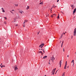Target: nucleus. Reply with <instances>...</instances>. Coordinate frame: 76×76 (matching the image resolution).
Returning a JSON list of instances; mask_svg holds the SVG:
<instances>
[{
  "mask_svg": "<svg viewBox=\"0 0 76 76\" xmlns=\"http://www.w3.org/2000/svg\"><path fill=\"white\" fill-rule=\"evenodd\" d=\"M63 51L64 52V49L63 48Z\"/></svg>",
  "mask_w": 76,
  "mask_h": 76,
  "instance_id": "7c9ffc66",
  "label": "nucleus"
},
{
  "mask_svg": "<svg viewBox=\"0 0 76 76\" xmlns=\"http://www.w3.org/2000/svg\"><path fill=\"white\" fill-rule=\"evenodd\" d=\"M4 18H5L6 20L7 19V18L6 17H5Z\"/></svg>",
  "mask_w": 76,
  "mask_h": 76,
  "instance_id": "c756f323",
  "label": "nucleus"
},
{
  "mask_svg": "<svg viewBox=\"0 0 76 76\" xmlns=\"http://www.w3.org/2000/svg\"><path fill=\"white\" fill-rule=\"evenodd\" d=\"M3 10L2 11V12H5L4 10Z\"/></svg>",
  "mask_w": 76,
  "mask_h": 76,
  "instance_id": "b1692460",
  "label": "nucleus"
},
{
  "mask_svg": "<svg viewBox=\"0 0 76 76\" xmlns=\"http://www.w3.org/2000/svg\"><path fill=\"white\" fill-rule=\"evenodd\" d=\"M61 45H63V43H62Z\"/></svg>",
  "mask_w": 76,
  "mask_h": 76,
  "instance_id": "37998d69",
  "label": "nucleus"
},
{
  "mask_svg": "<svg viewBox=\"0 0 76 76\" xmlns=\"http://www.w3.org/2000/svg\"><path fill=\"white\" fill-rule=\"evenodd\" d=\"M44 43H43L41 45H40L39 46V48H41V47H43V46H44Z\"/></svg>",
  "mask_w": 76,
  "mask_h": 76,
  "instance_id": "20e7f679",
  "label": "nucleus"
},
{
  "mask_svg": "<svg viewBox=\"0 0 76 76\" xmlns=\"http://www.w3.org/2000/svg\"><path fill=\"white\" fill-rule=\"evenodd\" d=\"M57 18H58V19L60 18V17H59V15H58V16L57 17Z\"/></svg>",
  "mask_w": 76,
  "mask_h": 76,
  "instance_id": "dca6fc26",
  "label": "nucleus"
},
{
  "mask_svg": "<svg viewBox=\"0 0 76 76\" xmlns=\"http://www.w3.org/2000/svg\"><path fill=\"white\" fill-rule=\"evenodd\" d=\"M14 21H15V20H16L15 19H14Z\"/></svg>",
  "mask_w": 76,
  "mask_h": 76,
  "instance_id": "ea45409f",
  "label": "nucleus"
},
{
  "mask_svg": "<svg viewBox=\"0 0 76 76\" xmlns=\"http://www.w3.org/2000/svg\"><path fill=\"white\" fill-rule=\"evenodd\" d=\"M64 74H65V72H64L63 73V74H62V76H65Z\"/></svg>",
  "mask_w": 76,
  "mask_h": 76,
  "instance_id": "f8f14e48",
  "label": "nucleus"
},
{
  "mask_svg": "<svg viewBox=\"0 0 76 76\" xmlns=\"http://www.w3.org/2000/svg\"><path fill=\"white\" fill-rule=\"evenodd\" d=\"M4 23H5V24H7V23L5 21V22H4Z\"/></svg>",
  "mask_w": 76,
  "mask_h": 76,
  "instance_id": "412c9836",
  "label": "nucleus"
},
{
  "mask_svg": "<svg viewBox=\"0 0 76 76\" xmlns=\"http://www.w3.org/2000/svg\"><path fill=\"white\" fill-rule=\"evenodd\" d=\"M2 67H5V66H4V65H2Z\"/></svg>",
  "mask_w": 76,
  "mask_h": 76,
  "instance_id": "bb28decb",
  "label": "nucleus"
},
{
  "mask_svg": "<svg viewBox=\"0 0 76 76\" xmlns=\"http://www.w3.org/2000/svg\"><path fill=\"white\" fill-rule=\"evenodd\" d=\"M62 43H63H63H64V42H63H63H62Z\"/></svg>",
  "mask_w": 76,
  "mask_h": 76,
  "instance_id": "c03bdc74",
  "label": "nucleus"
},
{
  "mask_svg": "<svg viewBox=\"0 0 76 76\" xmlns=\"http://www.w3.org/2000/svg\"><path fill=\"white\" fill-rule=\"evenodd\" d=\"M2 10H3V8H2Z\"/></svg>",
  "mask_w": 76,
  "mask_h": 76,
  "instance_id": "09e8293b",
  "label": "nucleus"
},
{
  "mask_svg": "<svg viewBox=\"0 0 76 76\" xmlns=\"http://www.w3.org/2000/svg\"><path fill=\"white\" fill-rule=\"evenodd\" d=\"M42 48V46L41 48Z\"/></svg>",
  "mask_w": 76,
  "mask_h": 76,
  "instance_id": "864d4df0",
  "label": "nucleus"
},
{
  "mask_svg": "<svg viewBox=\"0 0 76 76\" xmlns=\"http://www.w3.org/2000/svg\"><path fill=\"white\" fill-rule=\"evenodd\" d=\"M63 37V34H62L61 35V37L59 38V39H61V38H62V37Z\"/></svg>",
  "mask_w": 76,
  "mask_h": 76,
  "instance_id": "ddd939ff",
  "label": "nucleus"
},
{
  "mask_svg": "<svg viewBox=\"0 0 76 76\" xmlns=\"http://www.w3.org/2000/svg\"><path fill=\"white\" fill-rule=\"evenodd\" d=\"M73 67H74V63H73Z\"/></svg>",
  "mask_w": 76,
  "mask_h": 76,
  "instance_id": "49530a36",
  "label": "nucleus"
},
{
  "mask_svg": "<svg viewBox=\"0 0 76 76\" xmlns=\"http://www.w3.org/2000/svg\"><path fill=\"white\" fill-rule=\"evenodd\" d=\"M72 62H73V63H74V60H72L71 63H72Z\"/></svg>",
  "mask_w": 76,
  "mask_h": 76,
  "instance_id": "6ab92c4d",
  "label": "nucleus"
},
{
  "mask_svg": "<svg viewBox=\"0 0 76 76\" xmlns=\"http://www.w3.org/2000/svg\"><path fill=\"white\" fill-rule=\"evenodd\" d=\"M59 1V0H57V2H58Z\"/></svg>",
  "mask_w": 76,
  "mask_h": 76,
  "instance_id": "4c0bfd02",
  "label": "nucleus"
},
{
  "mask_svg": "<svg viewBox=\"0 0 76 76\" xmlns=\"http://www.w3.org/2000/svg\"><path fill=\"white\" fill-rule=\"evenodd\" d=\"M64 35H65V33H64Z\"/></svg>",
  "mask_w": 76,
  "mask_h": 76,
  "instance_id": "de8ad7c7",
  "label": "nucleus"
},
{
  "mask_svg": "<svg viewBox=\"0 0 76 76\" xmlns=\"http://www.w3.org/2000/svg\"><path fill=\"white\" fill-rule=\"evenodd\" d=\"M67 57H69V55H67Z\"/></svg>",
  "mask_w": 76,
  "mask_h": 76,
  "instance_id": "a18cd8bd",
  "label": "nucleus"
},
{
  "mask_svg": "<svg viewBox=\"0 0 76 76\" xmlns=\"http://www.w3.org/2000/svg\"><path fill=\"white\" fill-rule=\"evenodd\" d=\"M74 9V7H72V9Z\"/></svg>",
  "mask_w": 76,
  "mask_h": 76,
  "instance_id": "e433bc0d",
  "label": "nucleus"
},
{
  "mask_svg": "<svg viewBox=\"0 0 76 76\" xmlns=\"http://www.w3.org/2000/svg\"><path fill=\"white\" fill-rule=\"evenodd\" d=\"M28 22V20H25L23 22V24H25V23H26V22Z\"/></svg>",
  "mask_w": 76,
  "mask_h": 76,
  "instance_id": "39448f33",
  "label": "nucleus"
},
{
  "mask_svg": "<svg viewBox=\"0 0 76 76\" xmlns=\"http://www.w3.org/2000/svg\"><path fill=\"white\" fill-rule=\"evenodd\" d=\"M12 11H14V10H12Z\"/></svg>",
  "mask_w": 76,
  "mask_h": 76,
  "instance_id": "3c124183",
  "label": "nucleus"
},
{
  "mask_svg": "<svg viewBox=\"0 0 76 76\" xmlns=\"http://www.w3.org/2000/svg\"><path fill=\"white\" fill-rule=\"evenodd\" d=\"M43 54V53H42V55Z\"/></svg>",
  "mask_w": 76,
  "mask_h": 76,
  "instance_id": "0e129e2a",
  "label": "nucleus"
},
{
  "mask_svg": "<svg viewBox=\"0 0 76 76\" xmlns=\"http://www.w3.org/2000/svg\"><path fill=\"white\" fill-rule=\"evenodd\" d=\"M57 7V6H56L54 7L53 8H55V7Z\"/></svg>",
  "mask_w": 76,
  "mask_h": 76,
  "instance_id": "c9c22d12",
  "label": "nucleus"
},
{
  "mask_svg": "<svg viewBox=\"0 0 76 76\" xmlns=\"http://www.w3.org/2000/svg\"><path fill=\"white\" fill-rule=\"evenodd\" d=\"M56 68H55L54 69H53V70L54 71V72H55L56 71Z\"/></svg>",
  "mask_w": 76,
  "mask_h": 76,
  "instance_id": "5701e85b",
  "label": "nucleus"
},
{
  "mask_svg": "<svg viewBox=\"0 0 76 76\" xmlns=\"http://www.w3.org/2000/svg\"><path fill=\"white\" fill-rule=\"evenodd\" d=\"M61 12L62 13H63L62 12Z\"/></svg>",
  "mask_w": 76,
  "mask_h": 76,
  "instance_id": "603ef678",
  "label": "nucleus"
},
{
  "mask_svg": "<svg viewBox=\"0 0 76 76\" xmlns=\"http://www.w3.org/2000/svg\"><path fill=\"white\" fill-rule=\"evenodd\" d=\"M39 4H43V3H42V2L40 3Z\"/></svg>",
  "mask_w": 76,
  "mask_h": 76,
  "instance_id": "aec40b11",
  "label": "nucleus"
},
{
  "mask_svg": "<svg viewBox=\"0 0 76 76\" xmlns=\"http://www.w3.org/2000/svg\"><path fill=\"white\" fill-rule=\"evenodd\" d=\"M74 13H73V15H74Z\"/></svg>",
  "mask_w": 76,
  "mask_h": 76,
  "instance_id": "e2e57ef3",
  "label": "nucleus"
},
{
  "mask_svg": "<svg viewBox=\"0 0 76 76\" xmlns=\"http://www.w3.org/2000/svg\"><path fill=\"white\" fill-rule=\"evenodd\" d=\"M76 9L75 8V9L74 10L73 13H76Z\"/></svg>",
  "mask_w": 76,
  "mask_h": 76,
  "instance_id": "0eeeda50",
  "label": "nucleus"
},
{
  "mask_svg": "<svg viewBox=\"0 0 76 76\" xmlns=\"http://www.w3.org/2000/svg\"><path fill=\"white\" fill-rule=\"evenodd\" d=\"M1 68H2V67H3V66H2V65L1 66Z\"/></svg>",
  "mask_w": 76,
  "mask_h": 76,
  "instance_id": "79ce46f5",
  "label": "nucleus"
},
{
  "mask_svg": "<svg viewBox=\"0 0 76 76\" xmlns=\"http://www.w3.org/2000/svg\"><path fill=\"white\" fill-rule=\"evenodd\" d=\"M59 70V69H58V70Z\"/></svg>",
  "mask_w": 76,
  "mask_h": 76,
  "instance_id": "338daca9",
  "label": "nucleus"
},
{
  "mask_svg": "<svg viewBox=\"0 0 76 76\" xmlns=\"http://www.w3.org/2000/svg\"><path fill=\"white\" fill-rule=\"evenodd\" d=\"M41 50H43V52L44 53H45V52H44V49H41Z\"/></svg>",
  "mask_w": 76,
  "mask_h": 76,
  "instance_id": "4468645a",
  "label": "nucleus"
},
{
  "mask_svg": "<svg viewBox=\"0 0 76 76\" xmlns=\"http://www.w3.org/2000/svg\"><path fill=\"white\" fill-rule=\"evenodd\" d=\"M15 69V71L17 70H18V68H17V67H16Z\"/></svg>",
  "mask_w": 76,
  "mask_h": 76,
  "instance_id": "9d476101",
  "label": "nucleus"
},
{
  "mask_svg": "<svg viewBox=\"0 0 76 76\" xmlns=\"http://www.w3.org/2000/svg\"><path fill=\"white\" fill-rule=\"evenodd\" d=\"M51 17H52V18H53V15H51Z\"/></svg>",
  "mask_w": 76,
  "mask_h": 76,
  "instance_id": "2f4dec72",
  "label": "nucleus"
},
{
  "mask_svg": "<svg viewBox=\"0 0 76 76\" xmlns=\"http://www.w3.org/2000/svg\"><path fill=\"white\" fill-rule=\"evenodd\" d=\"M64 69H66V67H65V66H64Z\"/></svg>",
  "mask_w": 76,
  "mask_h": 76,
  "instance_id": "a878e982",
  "label": "nucleus"
},
{
  "mask_svg": "<svg viewBox=\"0 0 76 76\" xmlns=\"http://www.w3.org/2000/svg\"><path fill=\"white\" fill-rule=\"evenodd\" d=\"M0 66H1V65H0Z\"/></svg>",
  "mask_w": 76,
  "mask_h": 76,
  "instance_id": "69168bd1",
  "label": "nucleus"
},
{
  "mask_svg": "<svg viewBox=\"0 0 76 76\" xmlns=\"http://www.w3.org/2000/svg\"><path fill=\"white\" fill-rule=\"evenodd\" d=\"M67 68H69V66H67Z\"/></svg>",
  "mask_w": 76,
  "mask_h": 76,
  "instance_id": "13d9d810",
  "label": "nucleus"
},
{
  "mask_svg": "<svg viewBox=\"0 0 76 76\" xmlns=\"http://www.w3.org/2000/svg\"><path fill=\"white\" fill-rule=\"evenodd\" d=\"M54 72H54V70H53V71L52 72V74H53V75H54Z\"/></svg>",
  "mask_w": 76,
  "mask_h": 76,
  "instance_id": "6e6552de",
  "label": "nucleus"
},
{
  "mask_svg": "<svg viewBox=\"0 0 76 76\" xmlns=\"http://www.w3.org/2000/svg\"><path fill=\"white\" fill-rule=\"evenodd\" d=\"M47 56H44L43 57V58H47Z\"/></svg>",
  "mask_w": 76,
  "mask_h": 76,
  "instance_id": "9b49d317",
  "label": "nucleus"
},
{
  "mask_svg": "<svg viewBox=\"0 0 76 76\" xmlns=\"http://www.w3.org/2000/svg\"><path fill=\"white\" fill-rule=\"evenodd\" d=\"M25 24L23 23V27H25Z\"/></svg>",
  "mask_w": 76,
  "mask_h": 76,
  "instance_id": "a211bd4d",
  "label": "nucleus"
},
{
  "mask_svg": "<svg viewBox=\"0 0 76 76\" xmlns=\"http://www.w3.org/2000/svg\"><path fill=\"white\" fill-rule=\"evenodd\" d=\"M52 10H51V11H52Z\"/></svg>",
  "mask_w": 76,
  "mask_h": 76,
  "instance_id": "5fc2aeb1",
  "label": "nucleus"
},
{
  "mask_svg": "<svg viewBox=\"0 0 76 76\" xmlns=\"http://www.w3.org/2000/svg\"><path fill=\"white\" fill-rule=\"evenodd\" d=\"M19 12L21 14H22L23 13H24L23 12V11H22L21 10H20L19 9H18Z\"/></svg>",
  "mask_w": 76,
  "mask_h": 76,
  "instance_id": "7ed1b4c3",
  "label": "nucleus"
},
{
  "mask_svg": "<svg viewBox=\"0 0 76 76\" xmlns=\"http://www.w3.org/2000/svg\"><path fill=\"white\" fill-rule=\"evenodd\" d=\"M10 12H11V13H12V14H13V12H12L11 11H10Z\"/></svg>",
  "mask_w": 76,
  "mask_h": 76,
  "instance_id": "c85d7f7f",
  "label": "nucleus"
},
{
  "mask_svg": "<svg viewBox=\"0 0 76 76\" xmlns=\"http://www.w3.org/2000/svg\"><path fill=\"white\" fill-rule=\"evenodd\" d=\"M73 33V36H76V28L74 29Z\"/></svg>",
  "mask_w": 76,
  "mask_h": 76,
  "instance_id": "f257e3e1",
  "label": "nucleus"
},
{
  "mask_svg": "<svg viewBox=\"0 0 76 76\" xmlns=\"http://www.w3.org/2000/svg\"><path fill=\"white\" fill-rule=\"evenodd\" d=\"M73 5H72V6H71V7H73Z\"/></svg>",
  "mask_w": 76,
  "mask_h": 76,
  "instance_id": "cd10ccee",
  "label": "nucleus"
},
{
  "mask_svg": "<svg viewBox=\"0 0 76 76\" xmlns=\"http://www.w3.org/2000/svg\"><path fill=\"white\" fill-rule=\"evenodd\" d=\"M50 61H49V64H50Z\"/></svg>",
  "mask_w": 76,
  "mask_h": 76,
  "instance_id": "a19ab883",
  "label": "nucleus"
},
{
  "mask_svg": "<svg viewBox=\"0 0 76 76\" xmlns=\"http://www.w3.org/2000/svg\"><path fill=\"white\" fill-rule=\"evenodd\" d=\"M61 41H60V43H61Z\"/></svg>",
  "mask_w": 76,
  "mask_h": 76,
  "instance_id": "8fccbe9b",
  "label": "nucleus"
},
{
  "mask_svg": "<svg viewBox=\"0 0 76 76\" xmlns=\"http://www.w3.org/2000/svg\"><path fill=\"white\" fill-rule=\"evenodd\" d=\"M53 9V7H52V8H51V9Z\"/></svg>",
  "mask_w": 76,
  "mask_h": 76,
  "instance_id": "4d7b16f0",
  "label": "nucleus"
},
{
  "mask_svg": "<svg viewBox=\"0 0 76 76\" xmlns=\"http://www.w3.org/2000/svg\"><path fill=\"white\" fill-rule=\"evenodd\" d=\"M60 67H61V66H60Z\"/></svg>",
  "mask_w": 76,
  "mask_h": 76,
  "instance_id": "680f3d73",
  "label": "nucleus"
},
{
  "mask_svg": "<svg viewBox=\"0 0 76 76\" xmlns=\"http://www.w3.org/2000/svg\"><path fill=\"white\" fill-rule=\"evenodd\" d=\"M18 26V24H16V25H15V26Z\"/></svg>",
  "mask_w": 76,
  "mask_h": 76,
  "instance_id": "473e14b6",
  "label": "nucleus"
},
{
  "mask_svg": "<svg viewBox=\"0 0 76 76\" xmlns=\"http://www.w3.org/2000/svg\"><path fill=\"white\" fill-rule=\"evenodd\" d=\"M61 63H62V62H61V60H60V62H59V65H60V66H61Z\"/></svg>",
  "mask_w": 76,
  "mask_h": 76,
  "instance_id": "423d86ee",
  "label": "nucleus"
},
{
  "mask_svg": "<svg viewBox=\"0 0 76 76\" xmlns=\"http://www.w3.org/2000/svg\"><path fill=\"white\" fill-rule=\"evenodd\" d=\"M16 65L13 66H12V67L13 68V69H15V68H16Z\"/></svg>",
  "mask_w": 76,
  "mask_h": 76,
  "instance_id": "1a4fd4ad",
  "label": "nucleus"
},
{
  "mask_svg": "<svg viewBox=\"0 0 76 76\" xmlns=\"http://www.w3.org/2000/svg\"><path fill=\"white\" fill-rule=\"evenodd\" d=\"M42 50V51H43V50Z\"/></svg>",
  "mask_w": 76,
  "mask_h": 76,
  "instance_id": "774afa93",
  "label": "nucleus"
},
{
  "mask_svg": "<svg viewBox=\"0 0 76 76\" xmlns=\"http://www.w3.org/2000/svg\"><path fill=\"white\" fill-rule=\"evenodd\" d=\"M67 64V61H66V63H65V64Z\"/></svg>",
  "mask_w": 76,
  "mask_h": 76,
  "instance_id": "72a5a7b5",
  "label": "nucleus"
},
{
  "mask_svg": "<svg viewBox=\"0 0 76 76\" xmlns=\"http://www.w3.org/2000/svg\"><path fill=\"white\" fill-rule=\"evenodd\" d=\"M51 61H52V62L53 63L54 62V60H55V58L54 57V56H52L51 58Z\"/></svg>",
  "mask_w": 76,
  "mask_h": 76,
  "instance_id": "f03ea898",
  "label": "nucleus"
},
{
  "mask_svg": "<svg viewBox=\"0 0 76 76\" xmlns=\"http://www.w3.org/2000/svg\"><path fill=\"white\" fill-rule=\"evenodd\" d=\"M58 71V70H57L56 72V73H55V74H56V73H57V72Z\"/></svg>",
  "mask_w": 76,
  "mask_h": 76,
  "instance_id": "58836bf2",
  "label": "nucleus"
},
{
  "mask_svg": "<svg viewBox=\"0 0 76 76\" xmlns=\"http://www.w3.org/2000/svg\"><path fill=\"white\" fill-rule=\"evenodd\" d=\"M65 67H67V64H65Z\"/></svg>",
  "mask_w": 76,
  "mask_h": 76,
  "instance_id": "4be33fe9",
  "label": "nucleus"
},
{
  "mask_svg": "<svg viewBox=\"0 0 76 76\" xmlns=\"http://www.w3.org/2000/svg\"><path fill=\"white\" fill-rule=\"evenodd\" d=\"M39 34V33H38L37 35H38Z\"/></svg>",
  "mask_w": 76,
  "mask_h": 76,
  "instance_id": "6e6d98bb",
  "label": "nucleus"
},
{
  "mask_svg": "<svg viewBox=\"0 0 76 76\" xmlns=\"http://www.w3.org/2000/svg\"><path fill=\"white\" fill-rule=\"evenodd\" d=\"M46 76V75H45V76Z\"/></svg>",
  "mask_w": 76,
  "mask_h": 76,
  "instance_id": "052dcab7",
  "label": "nucleus"
},
{
  "mask_svg": "<svg viewBox=\"0 0 76 76\" xmlns=\"http://www.w3.org/2000/svg\"><path fill=\"white\" fill-rule=\"evenodd\" d=\"M39 52H40V53H41L42 54V51H39Z\"/></svg>",
  "mask_w": 76,
  "mask_h": 76,
  "instance_id": "393cba45",
  "label": "nucleus"
},
{
  "mask_svg": "<svg viewBox=\"0 0 76 76\" xmlns=\"http://www.w3.org/2000/svg\"><path fill=\"white\" fill-rule=\"evenodd\" d=\"M29 6H27V8H26L27 10H28V9H29Z\"/></svg>",
  "mask_w": 76,
  "mask_h": 76,
  "instance_id": "f3484780",
  "label": "nucleus"
},
{
  "mask_svg": "<svg viewBox=\"0 0 76 76\" xmlns=\"http://www.w3.org/2000/svg\"><path fill=\"white\" fill-rule=\"evenodd\" d=\"M18 6V4L17 5V4H15L14 5L15 6Z\"/></svg>",
  "mask_w": 76,
  "mask_h": 76,
  "instance_id": "2eb2a0df",
  "label": "nucleus"
},
{
  "mask_svg": "<svg viewBox=\"0 0 76 76\" xmlns=\"http://www.w3.org/2000/svg\"><path fill=\"white\" fill-rule=\"evenodd\" d=\"M1 65H2V63L1 64Z\"/></svg>",
  "mask_w": 76,
  "mask_h": 76,
  "instance_id": "bf43d9fd",
  "label": "nucleus"
},
{
  "mask_svg": "<svg viewBox=\"0 0 76 76\" xmlns=\"http://www.w3.org/2000/svg\"><path fill=\"white\" fill-rule=\"evenodd\" d=\"M62 47H63V45H61V47L62 48Z\"/></svg>",
  "mask_w": 76,
  "mask_h": 76,
  "instance_id": "f704fd0d",
  "label": "nucleus"
}]
</instances>
